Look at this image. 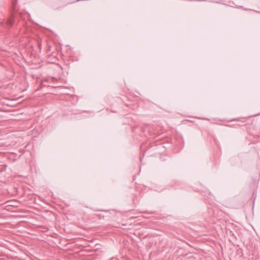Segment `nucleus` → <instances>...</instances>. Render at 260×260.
Masks as SVG:
<instances>
[{
    "label": "nucleus",
    "instance_id": "nucleus-1",
    "mask_svg": "<svg viewBox=\"0 0 260 260\" xmlns=\"http://www.w3.org/2000/svg\"><path fill=\"white\" fill-rule=\"evenodd\" d=\"M14 23H15V19L13 16H11L10 18H9L7 21V24L8 26H9L10 27L13 26V25L14 24Z\"/></svg>",
    "mask_w": 260,
    "mask_h": 260
},
{
    "label": "nucleus",
    "instance_id": "nucleus-3",
    "mask_svg": "<svg viewBox=\"0 0 260 260\" xmlns=\"http://www.w3.org/2000/svg\"><path fill=\"white\" fill-rule=\"evenodd\" d=\"M38 45H39V47L40 48L41 44L40 43H39Z\"/></svg>",
    "mask_w": 260,
    "mask_h": 260
},
{
    "label": "nucleus",
    "instance_id": "nucleus-2",
    "mask_svg": "<svg viewBox=\"0 0 260 260\" xmlns=\"http://www.w3.org/2000/svg\"><path fill=\"white\" fill-rule=\"evenodd\" d=\"M50 50H51V46H49L47 51H50Z\"/></svg>",
    "mask_w": 260,
    "mask_h": 260
}]
</instances>
